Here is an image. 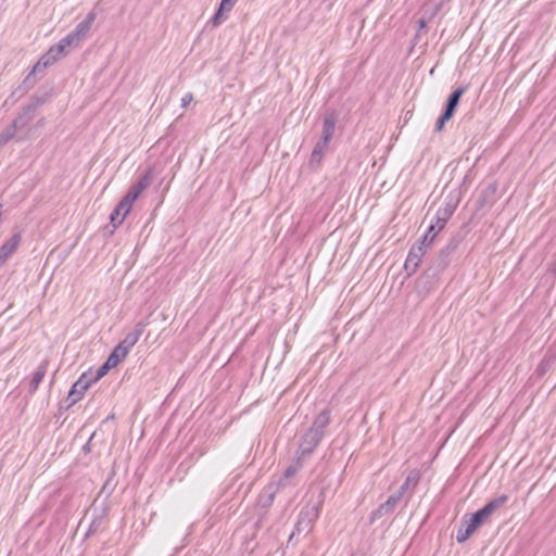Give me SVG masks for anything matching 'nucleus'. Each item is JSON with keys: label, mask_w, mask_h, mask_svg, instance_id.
<instances>
[{"label": "nucleus", "mask_w": 556, "mask_h": 556, "mask_svg": "<svg viewBox=\"0 0 556 556\" xmlns=\"http://www.w3.org/2000/svg\"><path fill=\"white\" fill-rule=\"evenodd\" d=\"M507 496L502 495L489 502L483 508L479 509L475 514L465 517L463 520L462 528L457 531L456 540L459 543L467 541L477 529L489 521L491 515L501 506L507 502Z\"/></svg>", "instance_id": "obj_1"}, {"label": "nucleus", "mask_w": 556, "mask_h": 556, "mask_svg": "<svg viewBox=\"0 0 556 556\" xmlns=\"http://www.w3.org/2000/svg\"><path fill=\"white\" fill-rule=\"evenodd\" d=\"M92 21L93 17L89 16V21L86 24H80L75 33L70 34L56 46L52 47L47 54L42 55L41 59L37 62V65L42 63L43 66H48L50 63L63 56L67 48L78 45L81 37L85 36V34L88 31Z\"/></svg>", "instance_id": "obj_2"}, {"label": "nucleus", "mask_w": 556, "mask_h": 556, "mask_svg": "<svg viewBox=\"0 0 556 556\" xmlns=\"http://www.w3.org/2000/svg\"><path fill=\"white\" fill-rule=\"evenodd\" d=\"M438 223H439L438 231L434 232L430 239H428V236H425L421 239L420 244L413 245L410 248L408 255L406 257L405 264H404V268L409 275H413L418 270V268L422 262V257L426 254V249L432 244L437 233L440 232L444 228V226H445L444 220H439Z\"/></svg>", "instance_id": "obj_3"}, {"label": "nucleus", "mask_w": 556, "mask_h": 556, "mask_svg": "<svg viewBox=\"0 0 556 556\" xmlns=\"http://www.w3.org/2000/svg\"><path fill=\"white\" fill-rule=\"evenodd\" d=\"M139 339L138 333H131L126 336V338L112 351L106 362L110 366L115 368L118 366L128 355L129 350L137 343Z\"/></svg>", "instance_id": "obj_4"}, {"label": "nucleus", "mask_w": 556, "mask_h": 556, "mask_svg": "<svg viewBox=\"0 0 556 556\" xmlns=\"http://www.w3.org/2000/svg\"><path fill=\"white\" fill-rule=\"evenodd\" d=\"M136 201L128 194H125L111 213L110 219L114 227L123 224L127 215L130 213Z\"/></svg>", "instance_id": "obj_5"}, {"label": "nucleus", "mask_w": 556, "mask_h": 556, "mask_svg": "<svg viewBox=\"0 0 556 556\" xmlns=\"http://www.w3.org/2000/svg\"><path fill=\"white\" fill-rule=\"evenodd\" d=\"M21 243V235L15 233L10 239H8L0 247V267L4 265L8 258L16 251Z\"/></svg>", "instance_id": "obj_6"}, {"label": "nucleus", "mask_w": 556, "mask_h": 556, "mask_svg": "<svg viewBox=\"0 0 556 556\" xmlns=\"http://www.w3.org/2000/svg\"><path fill=\"white\" fill-rule=\"evenodd\" d=\"M91 383L92 380L89 379L86 374L81 375L79 379L73 384L68 394L73 402L79 401Z\"/></svg>", "instance_id": "obj_7"}, {"label": "nucleus", "mask_w": 556, "mask_h": 556, "mask_svg": "<svg viewBox=\"0 0 556 556\" xmlns=\"http://www.w3.org/2000/svg\"><path fill=\"white\" fill-rule=\"evenodd\" d=\"M35 117V110L27 108L21 115H18L12 123L17 131L29 130L30 124Z\"/></svg>", "instance_id": "obj_8"}, {"label": "nucleus", "mask_w": 556, "mask_h": 556, "mask_svg": "<svg viewBox=\"0 0 556 556\" xmlns=\"http://www.w3.org/2000/svg\"><path fill=\"white\" fill-rule=\"evenodd\" d=\"M465 92V88L456 89L448 98L447 106L445 109V118H452L462 96Z\"/></svg>", "instance_id": "obj_9"}, {"label": "nucleus", "mask_w": 556, "mask_h": 556, "mask_svg": "<svg viewBox=\"0 0 556 556\" xmlns=\"http://www.w3.org/2000/svg\"><path fill=\"white\" fill-rule=\"evenodd\" d=\"M150 184L149 175H144L137 184H135L126 194L132 198L135 201L139 195L148 188Z\"/></svg>", "instance_id": "obj_10"}, {"label": "nucleus", "mask_w": 556, "mask_h": 556, "mask_svg": "<svg viewBox=\"0 0 556 556\" xmlns=\"http://www.w3.org/2000/svg\"><path fill=\"white\" fill-rule=\"evenodd\" d=\"M334 128H336L334 117H332V116L326 117L324 121V126H323V141H324L325 147L328 144V142L332 138Z\"/></svg>", "instance_id": "obj_11"}, {"label": "nucleus", "mask_w": 556, "mask_h": 556, "mask_svg": "<svg viewBox=\"0 0 556 556\" xmlns=\"http://www.w3.org/2000/svg\"><path fill=\"white\" fill-rule=\"evenodd\" d=\"M18 131L15 129V126L12 124L8 126L1 134H0V147H3L7 144L10 140L14 138V136Z\"/></svg>", "instance_id": "obj_12"}, {"label": "nucleus", "mask_w": 556, "mask_h": 556, "mask_svg": "<svg viewBox=\"0 0 556 556\" xmlns=\"http://www.w3.org/2000/svg\"><path fill=\"white\" fill-rule=\"evenodd\" d=\"M231 9H232L231 0H222L219 9L213 18L214 25H218L220 23V17H222L223 12H229Z\"/></svg>", "instance_id": "obj_13"}, {"label": "nucleus", "mask_w": 556, "mask_h": 556, "mask_svg": "<svg viewBox=\"0 0 556 556\" xmlns=\"http://www.w3.org/2000/svg\"><path fill=\"white\" fill-rule=\"evenodd\" d=\"M112 368H113V367H112V366H110L108 362H105V363H104V364H103V365L98 369V372H97L96 377H94L93 379H91V380H92V382H96V381H98L99 379H101L102 377H104V376L108 374V371H109L110 369H112Z\"/></svg>", "instance_id": "obj_14"}, {"label": "nucleus", "mask_w": 556, "mask_h": 556, "mask_svg": "<svg viewBox=\"0 0 556 556\" xmlns=\"http://www.w3.org/2000/svg\"><path fill=\"white\" fill-rule=\"evenodd\" d=\"M451 118H445V112L442 114V116L439 118L438 123H437V130L438 131H441L445 125V123L447 121H450Z\"/></svg>", "instance_id": "obj_15"}, {"label": "nucleus", "mask_w": 556, "mask_h": 556, "mask_svg": "<svg viewBox=\"0 0 556 556\" xmlns=\"http://www.w3.org/2000/svg\"><path fill=\"white\" fill-rule=\"evenodd\" d=\"M329 421V415L328 413L324 412L323 414H320L316 420V422H320L321 426H326Z\"/></svg>", "instance_id": "obj_16"}, {"label": "nucleus", "mask_w": 556, "mask_h": 556, "mask_svg": "<svg viewBox=\"0 0 556 556\" xmlns=\"http://www.w3.org/2000/svg\"><path fill=\"white\" fill-rule=\"evenodd\" d=\"M193 100V96L191 93H186L181 99L182 106L189 105Z\"/></svg>", "instance_id": "obj_17"}, {"label": "nucleus", "mask_w": 556, "mask_h": 556, "mask_svg": "<svg viewBox=\"0 0 556 556\" xmlns=\"http://www.w3.org/2000/svg\"><path fill=\"white\" fill-rule=\"evenodd\" d=\"M418 24L419 28H425L427 26V21L425 18H421Z\"/></svg>", "instance_id": "obj_18"}, {"label": "nucleus", "mask_w": 556, "mask_h": 556, "mask_svg": "<svg viewBox=\"0 0 556 556\" xmlns=\"http://www.w3.org/2000/svg\"><path fill=\"white\" fill-rule=\"evenodd\" d=\"M431 232H434V226L433 225L429 227L428 232L426 235V236H428V239H430L432 237V236H430Z\"/></svg>", "instance_id": "obj_19"}, {"label": "nucleus", "mask_w": 556, "mask_h": 556, "mask_svg": "<svg viewBox=\"0 0 556 556\" xmlns=\"http://www.w3.org/2000/svg\"><path fill=\"white\" fill-rule=\"evenodd\" d=\"M438 12H439V8H438V7H435V8L431 11V13H430V17L434 16Z\"/></svg>", "instance_id": "obj_20"}, {"label": "nucleus", "mask_w": 556, "mask_h": 556, "mask_svg": "<svg viewBox=\"0 0 556 556\" xmlns=\"http://www.w3.org/2000/svg\"><path fill=\"white\" fill-rule=\"evenodd\" d=\"M34 73H35V66H34V67L31 68V71L29 72V76H30L31 74H34Z\"/></svg>", "instance_id": "obj_21"}]
</instances>
